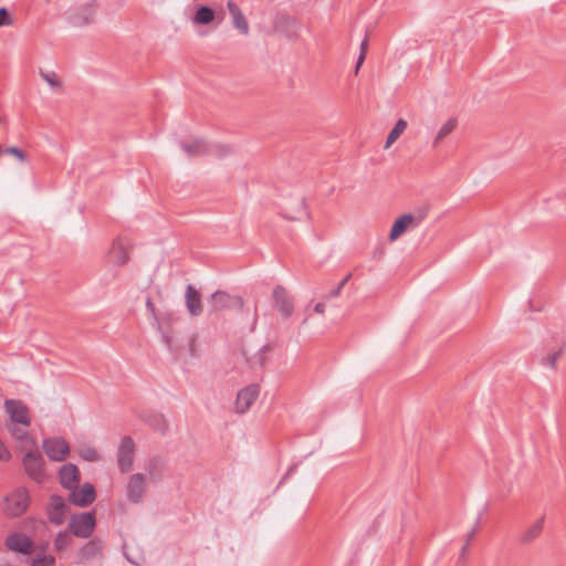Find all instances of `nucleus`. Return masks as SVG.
I'll use <instances>...</instances> for the list:
<instances>
[{
    "label": "nucleus",
    "mask_w": 566,
    "mask_h": 566,
    "mask_svg": "<svg viewBox=\"0 0 566 566\" xmlns=\"http://www.w3.org/2000/svg\"><path fill=\"white\" fill-rule=\"evenodd\" d=\"M407 128V122L402 118L398 119L387 136L385 148H389L405 132Z\"/></svg>",
    "instance_id": "27"
},
{
    "label": "nucleus",
    "mask_w": 566,
    "mask_h": 566,
    "mask_svg": "<svg viewBox=\"0 0 566 566\" xmlns=\"http://www.w3.org/2000/svg\"><path fill=\"white\" fill-rule=\"evenodd\" d=\"M12 18L6 8H0V27L11 25Z\"/></svg>",
    "instance_id": "38"
},
{
    "label": "nucleus",
    "mask_w": 566,
    "mask_h": 566,
    "mask_svg": "<svg viewBox=\"0 0 566 566\" xmlns=\"http://www.w3.org/2000/svg\"><path fill=\"white\" fill-rule=\"evenodd\" d=\"M3 153L14 156L22 163L25 161V159H27V155L20 148L14 147V146L4 148Z\"/></svg>",
    "instance_id": "36"
},
{
    "label": "nucleus",
    "mask_w": 566,
    "mask_h": 566,
    "mask_svg": "<svg viewBox=\"0 0 566 566\" xmlns=\"http://www.w3.org/2000/svg\"><path fill=\"white\" fill-rule=\"evenodd\" d=\"M269 350H271V346L270 345H264L260 352L258 353V359H259V363L260 365H263L264 364V360H265V353H268Z\"/></svg>",
    "instance_id": "40"
},
{
    "label": "nucleus",
    "mask_w": 566,
    "mask_h": 566,
    "mask_svg": "<svg viewBox=\"0 0 566 566\" xmlns=\"http://www.w3.org/2000/svg\"><path fill=\"white\" fill-rule=\"evenodd\" d=\"M209 304L212 311H221L234 305H242V300L237 296H231L224 291H217L211 294Z\"/></svg>",
    "instance_id": "16"
},
{
    "label": "nucleus",
    "mask_w": 566,
    "mask_h": 566,
    "mask_svg": "<svg viewBox=\"0 0 566 566\" xmlns=\"http://www.w3.org/2000/svg\"><path fill=\"white\" fill-rule=\"evenodd\" d=\"M18 423L8 424V430L12 434V437L25 444H29L31 448L36 446L35 439L30 436L24 429H21L17 426Z\"/></svg>",
    "instance_id": "26"
},
{
    "label": "nucleus",
    "mask_w": 566,
    "mask_h": 566,
    "mask_svg": "<svg viewBox=\"0 0 566 566\" xmlns=\"http://www.w3.org/2000/svg\"><path fill=\"white\" fill-rule=\"evenodd\" d=\"M427 209H420L416 213H405L400 216L392 224L389 240L396 241L407 230L415 229L421 224L427 217Z\"/></svg>",
    "instance_id": "2"
},
{
    "label": "nucleus",
    "mask_w": 566,
    "mask_h": 566,
    "mask_svg": "<svg viewBox=\"0 0 566 566\" xmlns=\"http://www.w3.org/2000/svg\"><path fill=\"white\" fill-rule=\"evenodd\" d=\"M350 277H352V274H350V273H349V274H347V275H346V276H345V277L339 282V284H337V286L328 293L327 297H328V298H331V297H336V296H338V295L340 294L342 289H343V287L345 286V284L350 280Z\"/></svg>",
    "instance_id": "37"
},
{
    "label": "nucleus",
    "mask_w": 566,
    "mask_h": 566,
    "mask_svg": "<svg viewBox=\"0 0 566 566\" xmlns=\"http://www.w3.org/2000/svg\"><path fill=\"white\" fill-rule=\"evenodd\" d=\"M314 311L315 313L317 314H323L324 311H325V305L324 303H317L315 306H314Z\"/></svg>",
    "instance_id": "45"
},
{
    "label": "nucleus",
    "mask_w": 566,
    "mask_h": 566,
    "mask_svg": "<svg viewBox=\"0 0 566 566\" xmlns=\"http://www.w3.org/2000/svg\"><path fill=\"white\" fill-rule=\"evenodd\" d=\"M40 76L52 87V88H61L62 83L57 78L54 72H44L40 70Z\"/></svg>",
    "instance_id": "33"
},
{
    "label": "nucleus",
    "mask_w": 566,
    "mask_h": 566,
    "mask_svg": "<svg viewBox=\"0 0 566 566\" xmlns=\"http://www.w3.org/2000/svg\"><path fill=\"white\" fill-rule=\"evenodd\" d=\"M4 408L12 423H19L25 427L31 424L29 409L21 400L7 399L4 401Z\"/></svg>",
    "instance_id": "8"
},
{
    "label": "nucleus",
    "mask_w": 566,
    "mask_h": 566,
    "mask_svg": "<svg viewBox=\"0 0 566 566\" xmlns=\"http://www.w3.org/2000/svg\"><path fill=\"white\" fill-rule=\"evenodd\" d=\"M109 259L113 263L117 265H123L127 262L128 255L125 251L122 241L118 240L113 243V247L109 251Z\"/></svg>",
    "instance_id": "25"
},
{
    "label": "nucleus",
    "mask_w": 566,
    "mask_h": 566,
    "mask_svg": "<svg viewBox=\"0 0 566 566\" xmlns=\"http://www.w3.org/2000/svg\"><path fill=\"white\" fill-rule=\"evenodd\" d=\"M216 19V11L208 6H200L197 8L192 18L193 23L206 25Z\"/></svg>",
    "instance_id": "24"
},
{
    "label": "nucleus",
    "mask_w": 566,
    "mask_h": 566,
    "mask_svg": "<svg viewBox=\"0 0 566 566\" xmlns=\"http://www.w3.org/2000/svg\"><path fill=\"white\" fill-rule=\"evenodd\" d=\"M55 559L43 553L35 555L30 559V566H54Z\"/></svg>",
    "instance_id": "29"
},
{
    "label": "nucleus",
    "mask_w": 566,
    "mask_h": 566,
    "mask_svg": "<svg viewBox=\"0 0 566 566\" xmlns=\"http://www.w3.org/2000/svg\"><path fill=\"white\" fill-rule=\"evenodd\" d=\"M22 463L27 474L38 483L45 480L44 460L38 446L32 447L22 458Z\"/></svg>",
    "instance_id": "3"
},
{
    "label": "nucleus",
    "mask_w": 566,
    "mask_h": 566,
    "mask_svg": "<svg viewBox=\"0 0 566 566\" xmlns=\"http://www.w3.org/2000/svg\"><path fill=\"white\" fill-rule=\"evenodd\" d=\"M367 48H368V41H367V38L365 36V39L360 43V52H364L365 55L367 52Z\"/></svg>",
    "instance_id": "47"
},
{
    "label": "nucleus",
    "mask_w": 566,
    "mask_h": 566,
    "mask_svg": "<svg viewBox=\"0 0 566 566\" xmlns=\"http://www.w3.org/2000/svg\"><path fill=\"white\" fill-rule=\"evenodd\" d=\"M146 493L145 475L143 473L132 474L126 484V496L130 503L138 504Z\"/></svg>",
    "instance_id": "10"
},
{
    "label": "nucleus",
    "mask_w": 566,
    "mask_h": 566,
    "mask_svg": "<svg viewBox=\"0 0 566 566\" xmlns=\"http://www.w3.org/2000/svg\"><path fill=\"white\" fill-rule=\"evenodd\" d=\"M96 13V1L91 0L76 9V13L72 18L74 25H86L94 21Z\"/></svg>",
    "instance_id": "18"
},
{
    "label": "nucleus",
    "mask_w": 566,
    "mask_h": 566,
    "mask_svg": "<svg viewBox=\"0 0 566 566\" xmlns=\"http://www.w3.org/2000/svg\"><path fill=\"white\" fill-rule=\"evenodd\" d=\"M544 520L545 517L542 516L523 532L521 535V543L523 545L531 544L539 536L544 527Z\"/></svg>",
    "instance_id": "23"
},
{
    "label": "nucleus",
    "mask_w": 566,
    "mask_h": 566,
    "mask_svg": "<svg viewBox=\"0 0 566 566\" xmlns=\"http://www.w3.org/2000/svg\"><path fill=\"white\" fill-rule=\"evenodd\" d=\"M479 528V521L475 522V525L474 527L472 528V531L467 535V539H465V543H469L473 539L476 531Z\"/></svg>",
    "instance_id": "44"
},
{
    "label": "nucleus",
    "mask_w": 566,
    "mask_h": 566,
    "mask_svg": "<svg viewBox=\"0 0 566 566\" xmlns=\"http://www.w3.org/2000/svg\"><path fill=\"white\" fill-rule=\"evenodd\" d=\"M146 306H147L148 311L151 313V315L154 317H156L155 316V305L153 304V302L150 300H147ZM155 319L157 321V318H155Z\"/></svg>",
    "instance_id": "46"
},
{
    "label": "nucleus",
    "mask_w": 566,
    "mask_h": 566,
    "mask_svg": "<svg viewBox=\"0 0 566 566\" xmlns=\"http://www.w3.org/2000/svg\"><path fill=\"white\" fill-rule=\"evenodd\" d=\"M272 297L275 308L285 317L293 314L294 306L285 287L277 285L273 290Z\"/></svg>",
    "instance_id": "15"
},
{
    "label": "nucleus",
    "mask_w": 566,
    "mask_h": 566,
    "mask_svg": "<svg viewBox=\"0 0 566 566\" xmlns=\"http://www.w3.org/2000/svg\"><path fill=\"white\" fill-rule=\"evenodd\" d=\"M59 480L64 489H74L80 480L78 468L73 463L62 465L59 470Z\"/></svg>",
    "instance_id": "17"
},
{
    "label": "nucleus",
    "mask_w": 566,
    "mask_h": 566,
    "mask_svg": "<svg viewBox=\"0 0 566 566\" xmlns=\"http://www.w3.org/2000/svg\"><path fill=\"white\" fill-rule=\"evenodd\" d=\"M66 512L67 505L63 497L56 494L52 495L46 507V514L50 522L55 525H62L65 521Z\"/></svg>",
    "instance_id": "14"
},
{
    "label": "nucleus",
    "mask_w": 566,
    "mask_h": 566,
    "mask_svg": "<svg viewBox=\"0 0 566 566\" xmlns=\"http://www.w3.org/2000/svg\"><path fill=\"white\" fill-rule=\"evenodd\" d=\"M43 450L52 461H63L70 453L69 442L61 437L43 440Z\"/></svg>",
    "instance_id": "7"
},
{
    "label": "nucleus",
    "mask_w": 566,
    "mask_h": 566,
    "mask_svg": "<svg viewBox=\"0 0 566 566\" xmlns=\"http://www.w3.org/2000/svg\"><path fill=\"white\" fill-rule=\"evenodd\" d=\"M69 527L73 535L88 538L95 527V515L93 512H84L71 516Z\"/></svg>",
    "instance_id": "4"
},
{
    "label": "nucleus",
    "mask_w": 566,
    "mask_h": 566,
    "mask_svg": "<svg viewBox=\"0 0 566 566\" xmlns=\"http://www.w3.org/2000/svg\"><path fill=\"white\" fill-rule=\"evenodd\" d=\"M11 458V453L7 449V447L2 443L0 440V460L1 461H8Z\"/></svg>",
    "instance_id": "39"
},
{
    "label": "nucleus",
    "mask_w": 566,
    "mask_h": 566,
    "mask_svg": "<svg viewBox=\"0 0 566 566\" xmlns=\"http://www.w3.org/2000/svg\"><path fill=\"white\" fill-rule=\"evenodd\" d=\"M186 306L191 316H199L202 313L201 296L199 291L189 284L186 289Z\"/></svg>",
    "instance_id": "19"
},
{
    "label": "nucleus",
    "mask_w": 566,
    "mask_h": 566,
    "mask_svg": "<svg viewBox=\"0 0 566 566\" xmlns=\"http://www.w3.org/2000/svg\"><path fill=\"white\" fill-rule=\"evenodd\" d=\"M77 452L78 455L85 461L95 462L99 459L97 451L90 446L82 447Z\"/></svg>",
    "instance_id": "31"
},
{
    "label": "nucleus",
    "mask_w": 566,
    "mask_h": 566,
    "mask_svg": "<svg viewBox=\"0 0 566 566\" xmlns=\"http://www.w3.org/2000/svg\"><path fill=\"white\" fill-rule=\"evenodd\" d=\"M30 503V496L24 488H20L6 497V513L11 517L22 515Z\"/></svg>",
    "instance_id": "5"
},
{
    "label": "nucleus",
    "mask_w": 566,
    "mask_h": 566,
    "mask_svg": "<svg viewBox=\"0 0 566 566\" xmlns=\"http://www.w3.org/2000/svg\"><path fill=\"white\" fill-rule=\"evenodd\" d=\"M227 8L231 17L241 12L240 8L232 0L227 2Z\"/></svg>",
    "instance_id": "41"
},
{
    "label": "nucleus",
    "mask_w": 566,
    "mask_h": 566,
    "mask_svg": "<svg viewBox=\"0 0 566 566\" xmlns=\"http://www.w3.org/2000/svg\"><path fill=\"white\" fill-rule=\"evenodd\" d=\"M296 470V465L291 467L286 474L284 475L283 480L286 479L289 475H291Z\"/></svg>",
    "instance_id": "49"
},
{
    "label": "nucleus",
    "mask_w": 566,
    "mask_h": 566,
    "mask_svg": "<svg viewBox=\"0 0 566 566\" xmlns=\"http://www.w3.org/2000/svg\"><path fill=\"white\" fill-rule=\"evenodd\" d=\"M469 543H465L463 546H462V549H461V558H464V555L469 548Z\"/></svg>",
    "instance_id": "48"
},
{
    "label": "nucleus",
    "mask_w": 566,
    "mask_h": 566,
    "mask_svg": "<svg viewBox=\"0 0 566 566\" xmlns=\"http://www.w3.org/2000/svg\"><path fill=\"white\" fill-rule=\"evenodd\" d=\"M4 544L8 549L23 555H30L34 551V542L32 538L20 532L8 535Z\"/></svg>",
    "instance_id": "9"
},
{
    "label": "nucleus",
    "mask_w": 566,
    "mask_h": 566,
    "mask_svg": "<svg viewBox=\"0 0 566 566\" xmlns=\"http://www.w3.org/2000/svg\"><path fill=\"white\" fill-rule=\"evenodd\" d=\"M143 420L145 423L150 426L154 430L165 434L169 428L167 420L165 419L163 413L158 412H147L143 416Z\"/></svg>",
    "instance_id": "22"
},
{
    "label": "nucleus",
    "mask_w": 566,
    "mask_h": 566,
    "mask_svg": "<svg viewBox=\"0 0 566 566\" xmlns=\"http://www.w3.org/2000/svg\"><path fill=\"white\" fill-rule=\"evenodd\" d=\"M260 395L259 385L252 384L239 390L235 399V412L245 413Z\"/></svg>",
    "instance_id": "11"
},
{
    "label": "nucleus",
    "mask_w": 566,
    "mask_h": 566,
    "mask_svg": "<svg viewBox=\"0 0 566 566\" xmlns=\"http://www.w3.org/2000/svg\"><path fill=\"white\" fill-rule=\"evenodd\" d=\"M274 30L293 38L296 34V21L289 14H277L273 23Z\"/></svg>",
    "instance_id": "20"
},
{
    "label": "nucleus",
    "mask_w": 566,
    "mask_h": 566,
    "mask_svg": "<svg viewBox=\"0 0 566 566\" xmlns=\"http://www.w3.org/2000/svg\"><path fill=\"white\" fill-rule=\"evenodd\" d=\"M157 328H158V331H159V332H160V334H161V339H163V342H164V343H165L169 348H171V339H170L169 335H168L166 332H164V331H163V328H161V326H160L159 324H158V327H157Z\"/></svg>",
    "instance_id": "42"
},
{
    "label": "nucleus",
    "mask_w": 566,
    "mask_h": 566,
    "mask_svg": "<svg viewBox=\"0 0 566 566\" xmlns=\"http://www.w3.org/2000/svg\"><path fill=\"white\" fill-rule=\"evenodd\" d=\"M282 216L292 221L307 219L310 213L305 206V199L301 196L287 199L282 207Z\"/></svg>",
    "instance_id": "6"
},
{
    "label": "nucleus",
    "mask_w": 566,
    "mask_h": 566,
    "mask_svg": "<svg viewBox=\"0 0 566 566\" xmlns=\"http://www.w3.org/2000/svg\"><path fill=\"white\" fill-rule=\"evenodd\" d=\"M181 149L189 156L213 155L223 158L231 153V147L223 144L208 143L203 139H192L191 142H181Z\"/></svg>",
    "instance_id": "1"
},
{
    "label": "nucleus",
    "mask_w": 566,
    "mask_h": 566,
    "mask_svg": "<svg viewBox=\"0 0 566 566\" xmlns=\"http://www.w3.org/2000/svg\"><path fill=\"white\" fill-rule=\"evenodd\" d=\"M96 499V491L93 484L85 483L81 489L76 486L71 490L69 501L80 507H86L92 504Z\"/></svg>",
    "instance_id": "13"
},
{
    "label": "nucleus",
    "mask_w": 566,
    "mask_h": 566,
    "mask_svg": "<svg viewBox=\"0 0 566 566\" xmlns=\"http://www.w3.org/2000/svg\"><path fill=\"white\" fill-rule=\"evenodd\" d=\"M72 543V537L66 532H60L54 539L56 551L65 549Z\"/></svg>",
    "instance_id": "32"
},
{
    "label": "nucleus",
    "mask_w": 566,
    "mask_h": 566,
    "mask_svg": "<svg viewBox=\"0 0 566 566\" xmlns=\"http://www.w3.org/2000/svg\"><path fill=\"white\" fill-rule=\"evenodd\" d=\"M135 443L129 436H125L117 450V463L119 470L125 473L128 472L133 464Z\"/></svg>",
    "instance_id": "12"
},
{
    "label": "nucleus",
    "mask_w": 566,
    "mask_h": 566,
    "mask_svg": "<svg viewBox=\"0 0 566 566\" xmlns=\"http://www.w3.org/2000/svg\"><path fill=\"white\" fill-rule=\"evenodd\" d=\"M102 549L103 545L99 539H91L80 549L78 557L82 563H85L99 555Z\"/></svg>",
    "instance_id": "21"
},
{
    "label": "nucleus",
    "mask_w": 566,
    "mask_h": 566,
    "mask_svg": "<svg viewBox=\"0 0 566 566\" xmlns=\"http://www.w3.org/2000/svg\"><path fill=\"white\" fill-rule=\"evenodd\" d=\"M562 353H563V350L558 349V350L553 352L552 354H548L547 357H545L543 359V365H545L549 368H555L557 360L562 356Z\"/></svg>",
    "instance_id": "35"
},
{
    "label": "nucleus",
    "mask_w": 566,
    "mask_h": 566,
    "mask_svg": "<svg viewBox=\"0 0 566 566\" xmlns=\"http://www.w3.org/2000/svg\"><path fill=\"white\" fill-rule=\"evenodd\" d=\"M457 127V119L450 118L446 122L442 127L439 129L434 140L433 146H437L440 140H442L446 136H448L454 128Z\"/></svg>",
    "instance_id": "28"
},
{
    "label": "nucleus",
    "mask_w": 566,
    "mask_h": 566,
    "mask_svg": "<svg viewBox=\"0 0 566 566\" xmlns=\"http://www.w3.org/2000/svg\"><path fill=\"white\" fill-rule=\"evenodd\" d=\"M232 23L242 34L249 33V24L242 12L232 15Z\"/></svg>",
    "instance_id": "30"
},
{
    "label": "nucleus",
    "mask_w": 566,
    "mask_h": 566,
    "mask_svg": "<svg viewBox=\"0 0 566 566\" xmlns=\"http://www.w3.org/2000/svg\"><path fill=\"white\" fill-rule=\"evenodd\" d=\"M366 59V55L364 54V52H360L358 57H357V61H356V65H355V73L357 74L361 64L364 63Z\"/></svg>",
    "instance_id": "43"
},
{
    "label": "nucleus",
    "mask_w": 566,
    "mask_h": 566,
    "mask_svg": "<svg viewBox=\"0 0 566 566\" xmlns=\"http://www.w3.org/2000/svg\"><path fill=\"white\" fill-rule=\"evenodd\" d=\"M147 471L149 473V475L151 476H159L160 473H161V460L160 458H153L149 460L148 464H147Z\"/></svg>",
    "instance_id": "34"
}]
</instances>
